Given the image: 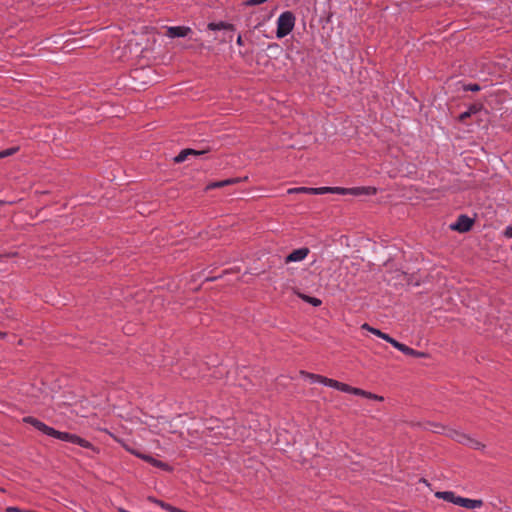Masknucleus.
<instances>
[{
  "label": "nucleus",
  "mask_w": 512,
  "mask_h": 512,
  "mask_svg": "<svg viewBox=\"0 0 512 512\" xmlns=\"http://www.w3.org/2000/svg\"><path fill=\"white\" fill-rule=\"evenodd\" d=\"M361 328H362L363 330H367V331L371 332L372 334H374V335H376V336H378V337L383 336V332H382L381 330H379V329H377V328H374V327L370 326V325H369V324H367V323H364V324L361 326Z\"/></svg>",
  "instance_id": "19"
},
{
  "label": "nucleus",
  "mask_w": 512,
  "mask_h": 512,
  "mask_svg": "<svg viewBox=\"0 0 512 512\" xmlns=\"http://www.w3.org/2000/svg\"><path fill=\"white\" fill-rule=\"evenodd\" d=\"M209 152V149H204V150H196V149H191V148H187V149H183L175 158H174V162L175 163H182L184 162L188 156L190 155H194V156H200V155H203L205 153Z\"/></svg>",
  "instance_id": "7"
},
{
  "label": "nucleus",
  "mask_w": 512,
  "mask_h": 512,
  "mask_svg": "<svg viewBox=\"0 0 512 512\" xmlns=\"http://www.w3.org/2000/svg\"><path fill=\"white\" fill-rule=\"evenodd\" d=\"M135 455L140 457V458H142L143 460H145L146 462L152 464L155 467L161 468V469H163L165 471H170L171 470V467L169 466V464H167L165 462H162L160 460H157V459L153 458L152 456L144 455V454H140V453H135Z\"/></svg>",
  "instance_id": "9"
},
{
  "label": "nucleus",
  "mask_w": 512,
  "mask_h": 512,
  "mask_svg": "<svg viewBox=\"0 0 512 512\" xmlns=\"http://www.w3.org/2000/svg\"><path fill=\"white\" fill-rule=\"evenodd\" d=\"M7 512H23L20 508L18 507H8L6 509Z\"/></svg>",
  "instance_id": "30"
},
{
  "label": "nucleus",
  "mask_w": 512,
  "mask_h": 512,
  "mask_svg": "<svg viewBox=\"0 0 512 512\" xmlns=\"http://www.w3.org/2000/svg\"><path fill=\"white\" fill-rule=\"evenodd\" d=\"M409 356H413V357H417V358H425V357H427V353L417 351V350H414L411 348L410 352H409Z\"/></svg>",
  "instance_id": "25"
},
{
  "label": "nucleus",
  "mask_w": 512,
  "mask_h": 512,
  "mask_svg": "<svg viewBox=\"0 0 512 512\" xmlns=\"http://www.w3.org/2000/svg\"><path fill=\"white\" fill-rule=\"evenodd\" d=\"M23 422L32 425L36 429L41 421L32 416H26L23 418Z\"/></svg>",
  "instance_id": "20"
},
{
  "label": "nucleus",
  "mask_w": 512,
  "mask_h": 512,
  "mask_svg": "<svg viewBox=\"0 0 512 512\" xmlns=\"http://www.w3.org/2000/svg\"><path fill=\"white\" fill-rule=\"evenodd\" d=\"M300 297L307 303H310L311 305L317 307V306H320L322 304V301L318 298H315V297H311V296H308V295H300Z\"/></svg>",
  "instance_id": "17"
},
{
  "label": "nucleus",
  "mask_w": 512,
  "mask_h": 512,
  "mask_svg": "<svg viewBox=\"0 0 512 512\" xmlns=\"http://www.w3.org/2000/svg\"><path fill=\"white\" fill-rule=\"evenodd\" d=\"M311 191L313 192V195L326 194L332 192L331 187H319L314 188V190Z\"/></svg>",
  "instance_id": "21"
},
{
  "label": "nucleus",
  "mask_w": 512,
  "mask_h": 512,
  "mask_svg": "<svg viewBox=\"0 0 512 512\" xmlns=\"http://www.w3.org/2000/svg\"><path fill=\"white\" fill-rule=\"evenodd\" d=\"M465 445L475 450H482L485 448V445L483 443L471 437L468 439Z\"/></svg>",
  "instance_id": "16"
},
{
  "label": "nucleus",
  "mask_w": 512,
  "mask_h": 512,
  "mask_svg": "<svg viewBox=\"0 0 512 512\" xmlns=\"http://www.w3.org/2000/svg\"><path fill=\"white\" fill-rule=\"evenodd\" d=\"M191 29L186 26H172L167 29V36L170 38L186 37Z\"/></svg>",
  "instance_id": "8"
},
{
  "label": "nucleus",
  "mask_w": 512,
  "mask_h": 512,
  "mask_svg": "<svg viewBox=\"0 0 512 512\" xmlns=\"http://www.w3.org/2000/svg\"><path fill=\"white\" fill-rule=\"evenodd\" d=\"M302 374H304L306 377L311 379L313 382H319L321 384H324L326 386L335 388V389H337L339 391H342V392H345V393H350V394H354V395H357V396H362V397H365V398H368V399H371V400H376V401H383L384 400L383 396H380V395H377V394L365 391V390L360 389V388L352 387V386H350V385H348L346 383H342V382H339V381L334 380V379L327 378V377L322 376V375L313 374V373H304V372H302Z\"/></svg>",
  "instance_id": "1"
},
{
  "label": "nucleus",
  "mask_w": 512,
  "mask_h": 512,
  "mask_svg": "<svg viewBox=\"0 0 512 512\" xmlns=\"http://www.w3.org/2000/svg\"><path fill=\"white\" fill-rule=\"evenodd\" d=\"M463 89L465 91H472V92H477L479 91L481 88L478 84L476 83H471V84H467V85H464Z\"/></svg>",
  "instance_id": "23"
},
{
  "label": "nucleus",
  "mask_w": 512,
  "mask_h": 512,
  "mask_svg": "<svg viewBox=\"0 0 512 512\" xmlns=\"http://www.w3.org/2000/svg\"><path fill=\"white\" fill-rule=\"evenodd\" d=\"M309 252L310 250L307 247L296 249L286 256L285 263L302 261L308 256Z\"/></svg>",
  "instance_id": "6"
},
{
  "label": "nucleus",
  "mask_w": 512,
  "mask_h": 512,
  "mask_svg": "<svg viewBox=\"0 0 512 512\" xmlns=\"http://www.w3.org/2000/svg\"><path fill=\"white\" fill-rule=\"evenodd\" d=\"M449 436L451 438H453L455 441H457L458 443H461L463 445H465L467 443L468 439L470 438L469 435H466V434L458 432V431H451Z\"/></svg>",
  "instance_id": "15"
},
{
  "label": "nucleus",
  "mask_w": 512,
  "mask_h": 512,
  "mask_svg": "<svg viewBox=\"0 0 512 512\" xmlns=\"http://www.w3.org/2000/svg\"><path fill=\"white\" fill-rule=\"evenodd\" d=\"M2 258V255L0 254V259Z\"/></svg>",
  "instance_id": "37"
},
{
  "label": "nucleus",
  "mask_w": 512,
  "mask_h": 512,
  "mask_svg": "<svg viewBox=\"0 0 512 512\" xmlns=\"http://www.w3.org/2000/svg\"><path fill=\"white\" fill-rule=\"evenodd\" d=\"M410 347H408L407 345L405 344H402L401 348L399 351H401L402 353H404L405 355H409V352H410Z\"/></svg>",
  "instance_id": "29"
},
{
  "label": "nucleus",
  "mask_w": 512,
  "mask_h": 512,
  "mask_svg": "<svg viewBox=\"0 0 512 512\" xmlns=\"http://www.w3.org/2000/svg\"><path fill=\"white\" fill-rule=\"evenodd\" d=\"M389 343L395 347L396 349L400 350L401 346L403 343H400L399 341L395 340L394 338H391V340L389 341Z\"/></svg>",
  "instance_id": "27"
},
{
  "label": "nucleus",
  "mask_w": 512,
  "mask_h": 512,
  "mask_svg": "<svg viewBox=\"0 0 512 512\" xmlns=\"http://www.w3.org/2000/svg\"><path fill=\"white\" fill-rule=\"evenodd\" d=\"M18 150L17 147L9 148L0 152V159L13 155Z\"/></svg>",
  "instance_id": "22"
},
{
  "label": "nucleus",
  "mask_w": 512,
  "mask_h": 512,
  "mask_svg": "<svg viewBox=\"0 0 512 512\" xmlns=\"http://www.w3.org/2000/svg\"><path fill=\"white\" fill-rule=\"evenodd\" d=\"M238 182H240L239 178H230V179H226V180H222V181L211 182L210 184H208L206 186V190L222 188V187H225L228 185L236 184Z\"/></svg>",
  "instance_id": "11"
},
{
  "label": "nucleus",
  "mask_w": 512,
  "mask_h": 512,
  "mask_svg": "<svg viewBox=\"0 0 512 512\" xmlns=\"http://www.w3.org/2000/svg\"><path fill=\"white\" fill-rule=\"evenodd\" d=\"M15 255H16V253H8V254H6L5 256H7V257H12V256H15Z\"/></svg>",
  "instance_id": "35"
},
{
  "label": "nucleus",
  "mask_w": 512,
  "mask_h": 512,
  "mask_svg": "<svg viewBox=\"0 0 512 512\" xmlns=\"http://www.w3.org/2000/svg\"><path fill=\"white\" fill-rule=\"evenodd\" d=\"M435 497L453 503L454 505L464 507L466 509H477L482 507L484 504L481 499L464 498L457 496L453 491H437L435 493Z\"/></svg>",
  "instance_id": "2"
},
{
  "label": "nucleus",
  "mask_w": 512,
  "mask_h": 512,
  "mask_svg": "<svg viewBox=\"0 0 512 512\" xmlns=\"http://www.w3.org/2000/svg\"><path fill=\"white\" fill-rule=\"evenodd\" d=\"M7 336L6 332L0 331V338H5Z\"/></svg>",
  "instance_id": "33"
},
{
  "label": "nucleus",
  "mask_w": 512,
  "mask_h": 512,
  "mask_svg": "<svg viewBox=\"0 0 512 512\" xmlns=\"http://www.w3.org/2000/svg\"><path fill=\"white\" fill-rule=\"evenodd\" d=\"M311 190H314V188L298 187V188H291V189H289L288 193L289 194H292V193H305V194L313 195V192Z\"/></svg>",
  "instance_id": "18"
},
{
  "label": "nucleus",
  "mask_w": 512,
  "mask_h": 512,
  "mask_svg": "<svg viewBox=\"0 0 512 512\" xmlns=\"http://www.w3.org/2000/svg\"><path fill=\"white\" fill-rule=\"evenodd\" d=\"M37 430H39L40 432H42L43 434H46L48 436H51V437H56V434H57V430L46 425L44 422H40V424L37 426L36 428Z\"/></svg>",
  "instance_id": "14"
},
{
  "label": "nucleus",
  "mask_w": 512,
  "mask_h": 512,
  "mask_svg": "<svg viewBox=\"0 0 512 512\" xmlns=\"http://www.w3.org/2000/svg\"><path fill=\"white\" fill-rule=\"evenodd\" d=\"M473 223V219L462 214L457 218V221L454 224H451L450 228L461 233L468 232L472 228Z\"/></svg>",
  "instance_id": "5"
},
{
  "label": "nucleus",
  "mask_w": 512,
  "mask_h": 512,
  "mask_svg": "<svg viewBox=\"0 0 512 512\" xmlns=\"http://www.w3.org/2000/svg\"><path fill=\"white\" fill-rule=\"evenodd\" d=\"M236 43H237L239 46H242V45L244 44V42H243V39H242V36H241V35H238L237 40H236Z\"/></svg>",
  "instance_id": "32"
},
{
  "label": "nucleus",
  "mask_w": 512,
  "mask_h": 512,
  "mask_svg": "<svg viewBox=\"0 0 512 512\" xmlns=\"http://www.w3.org/2000/svg\"><path fill=\"white\" fill-rule=\"evenodd\" d=\"M431 429L436 432L440 433L442 430H444V427L439 423H429Z\"/></svg>",
  "instance_id": "26"
},
{
  "label": "nucleus",
  "mask_w": 512,
  "mask_h": 512,
  "mask_svg": "<svg viewBox=\"0 0 512 512\" xmlns=\"http://www.w3.org/2000/svg\"><path fill=\"white\" fill-rule=\"evenodd\" d=\"M508 235L512 236V226L508 228V232H507Z\"/></svg>",
  "instance_id": "34"
},
{
  "label": "nucleus",
  "mask_w": 512,
  "mask_h": 512,
  "mask_svg": "<svg viewBox=\"0 0 512 512\" xmlns=\"http://www.w3.org/2000/svg\"><path fill=\"white\" fill-rule=\"evenodd\" d=\"M208 29L209 30H213V31H216V30H234L235 29V26L233 24H230V23H226V22H218V23H209L208 24Z\"/></svg>",
  "instance_id": "13"
},
{
  "label": "nucleus",
  "mask_w": 512,
  "mask_h": 512,
  "mask_svg": "<svg viewBox=\"0 0 512 512\" xmlns=\"http://www.w3.org/2000/svg\"><path fill=\"white\" fill-rule=\"evenodd\" d=\"M295 16L291 11H285L277 19L276 37L281 39L287 36L295 26Z\"/></svg>",
  "instance_id": "3"
},
{
  "label": "nucleus",
  "mask_w": 512,
  "mask_h": 512,
  "mask_svg": "<svg viewBox=\"0 0 512 512\" xmlns=\"http://www.w3.org/2000/svg\"><path fill=\"white\" fill-rule=\"evenodd\" d=\"M421 481H422V482H424V483H425L426 485H428V486L430 485V484L427 482V480H426V479H421Z\"/></svg>",
  "instance_id": "36"
},
{
  "label": "nucleus",
  "mask_w": 512,
  "mask_h": 512,
  "mask_svg": "<svg viewBox=\"0 0 512 512\" xmlns=\"http://www.w3.org/2000/svg\"><path fill=\"white\" fill-rule=\"evenodd\" d=\"M348 189H349V188L331 187V190H332V192H331V193L345 195V194H349Z\"/></svg>",
  "instance_id": "24"
},
{
  "label": "nucleus",
  "mask_w": 512,
  "mask_h": 512,
  "mask_svg": "<svg viewBox=\"0 0 512 512\" xmlns=\"http://www.w3.org/2000/svg\"><path fill=\"white\" fill-rule=\"evenodd\" d=\"M389 343L395 347L396 349L400 350L401 346L403 343H400L399 341L395 340L394 338H391V340L389 341Z\"/></svg>",
  "instance_id": "28"
},
{
  "label": "nucleus",
  "mask_w": 512,
  "mask_h": 512,
  "mask_svg": "<svg viewBox=\"0 0 512 512\" xmlns=\"http://www.w3.org/2000/svg\"><path fill=\"white\" fill-rule=\"evenodd\" d=\"M380 338H382L383 340H385L389 343V341L391 340L392 337L383 332V336H380Z\"/></svg>",
  "instance_id": "31"
},
{
  "label": "nucleus",
  "mask_w": 512,
  "mask_h": 512,
  "mask_svg": "<svg viewBox=\"0 0 512 512\" xmlns=\"http://www.w3.org/2000/svg\"><path fill=\"white\" fill-rule=\"evenodd\" d=\"M349 194L354 196L361 195H375L377 193V189L375 187H353L348 189Z\"/></svg>",
  "instance_id": "10"
},
{
  "label": "nucleus",
  "mask_w": 512,
  "mask_h": 512,
  "mask_svg": "<svg viewBox=\"0 0 512 512\" xmlns=\"http://www.w3.org/2000/svg\"><path fill=\"white\" fill-rule=\"evenodd\" d=\"M55 438L59 439L61 441L77 444V445H79L81 447H84V448H90V449L95 450V448L92 445V443H90L89 441H87L84 438H81L80 436H78L76 434H71V433H68V432H61V431L57 430V434H56Z\"/></svg>",
  "instance_id": "4"
},
{
  "label": "nucleus",
  "mask_w": 512,
  "mask_h": 512,
  "mask_svg": "<svg viewBox=\"0 0 512 512\" xmlns=\"http://www.w3.org/2000/svg\"><path fill=\"white\" fill-rule=\"evenodd\" d=\"M482 108V105H476V104H473L471 105L467 111L461 113L458 117V120L460 122H465L466 119H468L469 117H471L472 115L476 114L477 112H479Z\"/></svg>",
  "instance_id": "12"
}]
</instances>
